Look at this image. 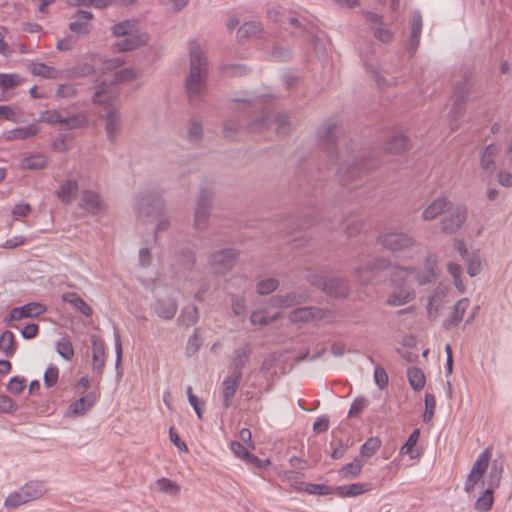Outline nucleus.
<instances>
[{"label":"nucleus","instance_id":"aec40b11","mask_svg":"<svg viewBox=\"0 0 512 512\" xmlns=\"http://www.w3.org/2000/svg\"><path fill=\"white\" fill-rule=\"evenodd\" d=\"M119 95L117 86L112 82L106 80L95 86L93 93V102L95 104H108L111 100H114Z\"/></svg>","mask_w":512,"mask_h":512},{"label":"nucleus","instance_id":"79ce46f5","mask_svg":"<svg viewBox=\"0 0 512 512\" xmlns=\"http://www.w3.org/2000/svg\"><path fill=\"white\" fill-rule=\"evenodd\" d=\"M422 30V19L419 13L415 14L412 21L410 34L411 50L415 51L419 45L420 34Z\"/></svg>","mask_w":512,"mask_h":512},{"label":"nucleus","instance_id":"bf43d9fd","mask_svg":"<svg viewBox=\"0 0 512 512\" xmlns=\"http://www.w3.org/2000/svg\"><path fill=\"white\" fill-rule=\"evenodd\" d=\"M186 392L190 405L194 408L198 418L201 419L203 415L204 402L193 394L191 387H188Z\"/></svg>","mask_w":512,"mask_h":512},{"label":"nucleus","instance_id":"dca6fc26","mask_svg":"<svg viewBox=\"0 0 512 512\" xmlns=\"http://www.w3.org/2000/svg\"><path fill=\"white\" fill-rule=\"evenodd\" d=\"M46 308L43 304L38 302H31L22 307H15L10 311L9 316L6 318L8 325H12V321H20L24 318L36 317L43 314Z\"/></svg>","mask_w":512,"mask_h":512},{"label":"nucleus","instance_id":"c85d7f7f","mask_svg":"<svg viewBox=\"0 0 512 512\" xmlns=\"http://www.w3.org/2000/svg\"><path fill=\"white\" fill-rule=\"evenodd\" d=\"M451 103L448 117L451 121V127L455 129L457 127V120L465 113L466 101L460 100L459 94H456L455 96H451Z\"/></svg>","mask_w":512,"mask_h":512},{"label":"nucleus","instance_id":"a19ab883","mask_svg":"<svg viewBox=\"0 0 512 512\" xmlns=\"http://www.w3.org/2000/svg\"><path fill=\"white\" fill-rule=\"evenodd\" d=\"M407 376L411 387L414 390H421L425 385V376L421 369L411 367L407 371Z\"/></svg>","mask_w":512,"mask_h":512},{"label":"nucleus","instance_id":"f257e3e1","mask_svg":"<svg viewBox=\"0 0 512 512\" xmlns=\"http://www.w3.org/2000/svg\"><path fill=\"white\" fill-rule=\"evenodd\" d=\"M437 268V257L428 255L425 264L421 268L399 266L393 269L395 281H400L404 286L392 291L387 298V304L390 306H401L414 300L415 291L408 286L411 282L419 285H425L435 277Z\"/></svg>","mask_w":512,"mask_h":512},{"label":"nucleus","instance_id":"c756f323","mask_svg":"<svg viewBox=\"0 0 512 512\" xmlns=\"http://www.w3.org/2000/svg\"><path fill=\"white\" fill-rule=\"evenodd\" d=\"M49 158L43 154H34L21 160V168L25 170H41L47 167Z\"/></svg>","mask_w":512,"mask_h":512},{"label":"nucleus","instance_id":"37998d69","mask_svg":"<svg viewBox=\"0 0 512 512\" xmlns=\"http://www.w3.org/2000/svg\"><path fill=\"white\" fill-rule=\"evenodd\" d=\"M279 286V281L276 278H265L257 281L255 285L256 292L260 295L270 294L275 291Z\"/></svg>","mask_w":512,"mask_h":512},{"label":"nucleus","instance_id":"bb28decb","mask_svg":"<svg viewBox=\"0 0 512 512\" xmlns=\"http://www.w3.org/2000/svg\"><path fill=\"white\" fill-rule=\"evenodd\" d=\"M40 131V128L37 124L33 123L26 127L15 128L13 130L7 131L5 133V139L7 141L14 140H26L36 136Z\"/></svg>","mask_w":512,"mask_h":512},{"label":"nucleus","instance_id":"e2e57ef3","mask_svg":"<svg viewBox=\"0 0 512 512\" xmlns=\"http://www.w3.org/2000/svg\"><path fill=\"white\" fill-rule=\"evenodd\" d=\"M59 371L55 366L48 367L44 374V383L47 387H52L57 383Z\"/></svg>","mask_w":512,"mask_h":512},{"label":"nucleus","instance_id":"2eb2a0df","mask_svg":"<svg viewBox=\"0 0 512 512\" xmlns=\"http://www.w3.org/2000/svg\"><path fill=\"white\" fill-rule=\"evenodd\" d=\"M308 294L302 290L287 292L285 294L275 295L270 298V305L277 308H290L304 304L308 301Z\"/></svg>","mask_w":512,"mask_h":512},{"label":"nucleus","instance_id":"a878e982","mask_svg":"<svg viewBox=\"0 0 512 512\" xmlns=\"http://www.w3.org/2000/svg\"><path fill=\"white\" fill-rule=\"evenodd\" d=\"M121 116L117 110L108 112L105 116V131L109 141L114 142L120 130Z\"/></svg>","mask_w":512,"mask_h":512},{"label":"nucleus","instance_id":"4d7b16f0","mask_svg":"<svg viewBox=\"0 0 512 512\" xmlns=\"http://www.w3.org/2000/svg\"><path fill=\"white\" fill-rule=\"evenodd\" d=\"M499 151H500L499 144H490L484 149V152L482 153V158L486 159L485 160L486 163L483 167L484 169L488 170V169L494 168V161L490 160V158L497 155L499 153Z\"/></svg>","mask_w":512,"mask_h":512},{"label":"nucleus","instance_id":"6e6d98bb","mask_svg":"<svg viewBox=\"0 0 512 512\" xmlns=\"http://www.w3.org/2000/svg\"><path fill=\"white\" fill-rule=\"evenodd\" d=\"M420 431L419 429H415L411 435L409 436L407 442L402 446L401 453L409 454L410 458H415L417 454H414V447L419 439Z\"/></svg>","mask_w":512,"mask_h":512},{"label":"nucleus","instance_id":"4c0bfd02","mask_svg":"<svg viewBox=\"0 0 512 512\" xmlns=\"http://www.w3.org/2000/svg\"><path fill=\"white\" fill-rule=\"evenodd\" d=\"M262 31V25L258 22H246L244 23L237 32V38L239 40L249 38L258 35Z\"/></svg>","mask_w":512,"mask_h":512},{"label":"nucleus","instance_id":"a211bd4d","mask_svg":"<svg viewBox=\"0 0 512 512\" xmlns=\"http://www.w3.org/2000/svg\"><path fill=\"white\" fill-rule=\"evenodd\" d=\"M97 396L94 392H90L78 400L73 401L66 412L65 417H79L85 415L96 403Z\"/></svg>","mask_w":512,"mask_h":512},{"label":"nucleus","instance_id":"f3484780","mask_svg":"<svg viewBox=\"0 0 512 512\" xmlns=\"http://www.w3.org/2000/svg\"><path fill=\"white\" fill-rule=\"evenodd\" d=\"M80 206L92 214H102L108 208L100 194L92 190H84L81 193Z\"/></svg>","mask_w":512,"mask_h":512},{"label":"nucleus","instance_id":"9b49d317","mask_svg":"<svg viewBox=\"0 0 512 512\" xmlns=\"http://www.w3.org/2000/svg\"><path fill=\"white\" fill-rule=\"evenodd\" d=\"M270 125L275 126V131L278 135H286L290 131L289 117L286 114L269 113L263 119L255 121L251 124L252 130H264Z\"/></svg>","mask_w":512,"mask_h":512},{"label":"nucleus","instance_id":"1a4fd4ad","mask_svg":"<svg viewBox=\"0 0 512 512\" xmlns=\"http://www.w3.org/2000/svg\"><path fill=\"white\" fill-rule=\"evenodd\" d=\"M318 147L331 160L337 159V136L335 127L332 125H323L318 129Z\"/></svg>","mask_w":512,"mask_h":512},{"label":"nucleus","instance_id":"423d86ee","mask_svg":"<svg viewBox=\"0 0 512 512\" xmlns=\"http://www.w3.org/2000/svg\"><path fill=\"white\" fill-rule=\"evenodd\" d=\"M164 209L162 198L153 192L142 193L137 200L138 217L143 221H150L159 217Z\"/></svg>","mask_w":512,"mask_h":512},{"label":"nucleus","instance_id":"13d9d810","mask_svg":"<svg viewBox=\"0 0 512 512\" xmlns=\"http://www.w3.org/2000/svg\"><path fill=\"white\" fill-rule=\"evenodd\" d=\"M425 411L423 413V421L429 422L433 415L436 406V400L433 394L427 393L425 395Z\"/></svg>","mask_w":512,"mask_h":512},{"label":"nucleus","instance_id":"6ab92c4d","mask_svg":"<svg viewBox=\"0 0 512 512\" xmlns=\"http://www.w3.org/2000/svg\"><path fill=\"white\" fill-rule=\"evenodd\" d=\"M94 15L89 11H77L69 24V29L78 35H87L92 30V20Z\"/></svg>","mask_w":512,"mask_h":512},{"label":"nucleus","instance_id":"20e7f679","mask_svg":"<svg viewBox=\"0 0 512 512\" xmlns=\"http://www.w3.org/2000/svg\"><path fill=\"white\" fill-rule=\"evenodd\" d=\"M45 493L44 486L40 482H29L19 490L11 493L5 500V507L15 509L30 501L41 498Z\"/></svg>","mask_w":512,"mask_h":512},{"label":"nucleus","instance_id":"72a5a7b5","mask_svg":"<svg viewBox=\"0 0 512 512\" xmlns=\"http://www.w3.org/2000/svg\"><path fill=\"white\" fill-rule=\"evenodd\" d=\"M32 74L46 79H57L60 77V72L51 66L44 63H32L29 67Z\"/></svg>","mask_w":512,"mask_h":512},{"label":"nucleus","instance_id":"69168bd1","mask_svg":"<svg viewBox=\"0 0 512 512\" xmlns=\"http://www.w3.org/2000/svg\"><path fill=\"white\" fill-rule=\"evenodd\" d=\"M76 95V89L69 84L59 85L56 90V96L59 98H72Z\"/></svg>","mask_w":512,"mask_h":512},{"label":"nucleus","instance_id":"774afa93","mask_svg":"<svg viewBox=\"0 0 512 512\" xmlns=\"http://www.w3.org/2000/svg\"><path fill=\"white\" fill-rule=\"evenodd\" d=\"M203 134V128L201 124L197 122H193L188 129L187 137L190 141L195 142L198 141Z\"/></svg>","mask_w":512,"mask_h":512},{"label":"nucleus","instance_id":"9d476101","mask_svg":"<svg viewBox=\"0 0 512 512\" xmlns=\"http://www.w3.org/2000/svg\"><path fill=\"white\" fill-rule=\"evenodd\" d=\"M389 264V260L386 258H374L355 269V278L360 285H367L379 271L387 269Z\"/></svg>","mask_w":512,"mask_h":512},{"label":"nucleus","instance_id":"4468645a","mask_svg":"<svg viewBox=\"0 0 512 512\" xmlns=\"http://www.w3.org/2000/svg\"><path fill=\"white\" fill-rule=\"evenodd\" d=\"M178 309L175 292H167L159 296L155 305V313L164 320L172 319Z\"/></svg>","mask_w":512,"mask_h":512},{"label":"nucleus","instance_id":"f03ea898","mask_svg":"<svg viewBox=\"0 0 512 512\" xmlns=\"http://www.w3.org/2000/svg\"><path fill=\"white\" fill-rule=\"evenodd\" d=\"M208 59L206 51L197 41L189 44V71L184 81V88L192 105L200 104L207 90Z\"/></svg>","mask_w":512,"mask_h":512},{"label":"nucleus","instance_id":"c9c22d12","mask_svg":"<svg viewBox=\"0 0 512 512\" xmlns=\"http://www.w3.org/2000/svg\"><path fill=\"white\" fill-rule=\"evenodd\" d=\"M0 350L7 357H10L15 353L16 343L14 335L11 331L6 330L0 336Z\"/></svg>","mask_w":512,"mask_h":512},{"label":"nucleus","instance_id":"0eeeda50","mask_svg":"<svg viewBox=\"0 0 512 512\" xmlns=\"http://www.w3.org/2000/svg\"><path fill=\"white\" fill-rule=\"evenodd\" d=\"M237 260V254L232 249H222L208 256V266L215 273L224 275L232 270Z\"/></svg>","mask_w":512,"mask_h":512},{"label":"nucleus","instance_id":"2f4dec72","mask_svg":"<svg viewBox=\"0 0 512 512\" xmlns=\"http://www.w3.org/2000/svg\"><path fill=\"white\" fill-rule=\"evenodd\" d=\"M473 88L471 76L464 74L462 78L456 82L452 96L459 94L460 100L466 101L469 99Z\"/></svg>","mask_w":512,"mask_h":512},{"label":"nucleus","instance_id":"ddd939ff","mask_svg":"<svg viewBox=\"0 0 512 512\" xmlns=\"http://www.w3.org/2000/svg\"><path fill=\"white\" fill-rule=\"evenodd\" d=\"M467 211L464 207L453 205L447 210L444 218L441 220V230L444 233L452 234L456 232L464 223Z\"/></svg>","mask_w":512,"mask_h":512},{"label":"nucleus","instance_id":"5fc2aeb1","mask_svg":"<svg viewBox=\"0 0 512 512\" xmlns=\"http://www.w3.org/2000/svg\"><path fill=\"white\" fill-rule=\"evenodd\" d=\"M39 121L47 124H60L62 126L63 116L57 110H46L40 113Z\"/></svg>","mask_w":512,"mask_h":512},{"label":"nucleus","instance_id":"4be33fe9","mask_svg":"<svg viewBox=\"0 0 512 512\" xmlns=\"http://www.w3.org/2000/svg\"><path fill=\"white\" fill-rule=\"evenodd\" d=\"M92 343V369L98 373H102L106 363L105 344L97 335H91Z\"/></svg>","mask_w":512,"mask_h":512},{"label":"nucleus","instance_id":"8fccbe9b","mask_svg":"<svg viewBox=\"0 0 512 512\" xmlns=\"http://www.w3.org/2000/svg\"><path fill=\"white\" fill-rule=\"evenodd\" d=\"M251 353V349L248 346L241 347L235 351L233 358L234 371H241L247 362Z\"/></svg>","mask_w":512,"mask_h":512},{"label":"nucleus","instance_id":"3c124183","mask_svg":"<svg viewBox=\"0 0 512 512\" xmlns=\"http://www.w3.org/2000/svg\"><path fill=\"white\" fill-rule=\"evenodd\" d=\"M362 467V461L360 459H355L353 462L343 466L340 473L344 478H355L361 473Z\"/></svg>","mask_w":512,"mask_h":512},{"label":"nucleus","instance_id":"f704fd0d","mask_svg":"<svg viewBox=\"0 0 512 512\" xmlns=\"http://www.w3.org/2000/svg\"><path fill=\"white\" fill-rule=\"evenodd\" d=\"M444 292L442 290L435 291L428 300L427 313L430 319L434 320L439 314V310L442 307V298Z\"/></svg>","mask_w":512,"mask_h":512},{"label":"nucleus","instance_id":"603ef678","mask_svg":"<svg viewBox=\"0 0 512 512\" xmlns=\"http://www.w3.org/2000/svg\"><path fill=\"white\" fill-rule=\"evenodd\" d=\"M23 82V79L18 74H1L0 75V87L3 90H8L19 86Z\"/></svg>","mask_w":512,"mask_h":512},{"label":"nucleus","instance_id":"39448f33","mask_svg":"<svg viewBox=\"0 0 512 512\" xmlns=\"http://www.w3.org/2000/svg\"><path fill=\"white\" fill-rule=\"evenodd\" d=\"M377 242L391 252H399L417 245L415 238L401 231H385L378 235Z\"/></svg>","mask_w":512,"mask_h":512},{"label":"nucleus","instance_id":"49530a36","mask_svg":"<svg viewBox=\"0 0 512 512\" xmlns=\"http://www.w3.org/2000/svg\"><path fill=\"white\" fill-rule=\"evenodd\" d=\"M480 481V458H478L472 467L471 472L469 473L467 480L465 482V491L470 493L474 490L476 484Z\"/></svg>","mask_w":512,"mask_h":512},{"label":"nucleus","instance_id":"7ed1b4c3","mask_svg":"<svg viewBox=\"0 0 512 512\" xmlns=\"http://www.w3.org/2000/svg\"><path fill=\"white\" fill-rule=\"evenodd\" d=\"M111 32L115 37H126L115 43L117 52H128L135 50L149 41V35L143 31L141 23L136 19H127L114 24Z\"/></svg>","mask_w":512,"mask_h":512},{"label":"nucleus","instance_id":"864d4df0","mask_svg":"<svg viewBox=\"0 0 512 512\" xmlns=\"http://www.w3.org/2000/svg\"><path fill=\"white\" fill-rule=\"evenodd\" d=\"M380 446L381 440L378 437H371L361 446V455L371 457L378 451Z\"/></svg>","mask_w":512,"mask_h":512},{"label":"nucleus","instance_id":"de8ad7c7","mask_svg":"<svg viewBox=\"0 0 512 512\" xmlns=\"http://www.w3.org/2000/svg\"><path fill=\"white\" fill-rule=\"evenodd\" d=\"M56 349L58 354L66 360H71L75 354L71 341L66 337L58 340Z\"/></svg>","mask_w":512,"mask_h":512},{"label":"nucleus","instance_id":"412c9836","mask_svg":"<svg viewBox=\"0 0 512 512\" xmlns=\"http://www.w3.org/2000/svg\"><path fill=\"white\" fill-rule=\"evenodd\" d=\"M242 379L241 371H233V373L226 377L222 383V397L224 406L226 408L230 407L232 404V400L236 394V391L239 387V384Z\"/></svg>","mask_w":512,"mask_h":512},{"label":"nucleus","instance_id":"ea45409f","mask_svg":"<svg viewBox=\"0 0 512 512\" xmlns=\"http://www.w3.org/2000/svg\"><path fill=\"white\" fill-rule=\"evenodd\" d=\"M230 446L236 457L251 463H256L258 461L257 457L250 453L251 449L248 448L247 445L243 446L240 442L232 441Z\"/></svg>","mask_w":512,"mask_h":512},{"label":"nucleus","instance_id":"680f3d73","mask_svg":"<svg viewBox=\"0 0 512 512\" xmlns=\"http://www.w3.org/2000/svg\"><path fill=\"white\" fill-rule=\"evenodd\" d=\"M231 307L235 315H243L246 312V301L243 297L234 295L231 298Z\"/></svg>","mask_w":512,"mask_h":512},{"label":"nucleus","instance_id":"f8f14e48","mask_svg":"<svg viewBox=\"0 0 512 512\" xmlns=\"http://www.w3.org/2000/svg\"><path fill=\"white\" fill-rule=\"evenodd\" d=\"M211 203L212 193L203 191L199 196L194 213V227L199 231L205 230L208 226Z\"/></svg>","mask_w":512,"mask_h":512},{"label":"nucleus","instance_id":"c03bdc74","mask_svg":"<svg viewBox=\"0 0 512 512\" xmlns=\"http://www.w3.org/2000/svg\"><path fill=\"white\" fill-rule=\"evenodd\" d=\"M281 317V313H276L273 316L268 317L263 310H257L252 312L250 315V321L253 325H268L274 321H277Z\"/></svg>","mask_w":512,"mask_h":512},{"label":"nucleus","instance_id":"cd10ccee","mask_svg":"<svg viewBox=\"0 0 512 512\" xmlns=\"http://www.w3.org/2000/svg\"><path fill=\"white\" fill-rule=\"evenodd\" d=\"M64 302L71 304L76 310L89 317L93 314V309L76 292H65L61 296Z\"/></svg>","mask_w":512,"mask_h":512},{"label":"nucleus","instance_id":"58836bf2","mask_svg":"<svg viewBox=\"0 0 512 512\" xmlns=\"http://www.w3.org/2000/svg\"><path fill=\"white\" fill-rule=\"evenodd\" d=\"M88 124V119L85 114L79 113L69 117H63L62 127L67 130L85 127Z\"/></svg>","mask_w":512,"mask_h":512},{"label":"nucleus","instance_id":"7c9ffc66","mask_svg":"<svg viewBox=\"0 0 512 512\" xmlns=\"http://www.w3.org/2000/svg\"><path fill=\"white\" fill-rule=\"evenodd\" d=\"M410 146V140L403 134L393 135L386 143V149L392 153L406 152Z\"/></svg>","mask_w":512,"mask_h":512},{"label":"nucleus","instance_id":"338daca9","mask_svg":"<svg viewBox=\"0 0 512 512\" xmlns=\"http://www.w3.org/2000/svg\"><path fill=\"white\" fill-rule=\"evenodd\" d=\"M366 406H367L366 399H364V398L355 399L350 407L349 416L357 417Z\"/></svg>","mask_w":512,"mask_h":512},{"label":"nucleus","instance_id":"b1692460","mask_svg":"<svg viewBox=\"0 0 512 512\" xmlns=\"http://www.w3.org/2000/svg\"><path fill=\"white\" fill-rule=\"evenodd\" d=\"M322 291L330 297L345 298L349 294V285L347 280L343 278L330 277L322 287Z\"/></svg>","mask_w":512,"mask_h":512},{"label":"nucleus","instance_id":"393cba45","mask_svg":"<svg viewBox=\"0 0 512 512\" xmlns=\"http://www.w3.org/2000/svg\"><path fill=\"white\" fill-rule=\"evenodd\" d=\"M79 185L76 180H67L60 184L57 190L58 199L64 204H70L78 195Z\"/></svg>","mask_w":512,"mask_h":512},{"label":"nucleus","instance_id":"052dcab7","mask_svg":"<svg viewBox=\"0 0 512 512\" xmlns=\"http://www.w3.org/2000/svg\"><path fill=\"white\" fill-rule=\"evenodd\" d=\"M374 37L383 43H388L393 39V32L388 29L387 27H384L383 25H379L374 29Z\"/></svg>","mask_w":512,"mask_h":512},{"label":"nucleus","instance_id":"e433bc0d","mask_svg":"<svg viewBox=\"0 0 512 512\" xmlns=\"http://www.w3.org/2000/svg\"><path fill=\"white\" fill-rule=\"evenodd\" d=\"M370 489L369 485L355 483L338 488V494L342 497H353L363 494Z\"/></svg>","mask_w":512,"mask_h":512},{"label":"nucleus","instance_id":"473e14b6","mask_svg":"<svg viewBox=\"0 0 512 512\" xmlns=\"http://www.w3.org/2000/svg\"><path fill=\"white\" fill-rule=\"evenodd\" d=\"M199 320V310L195 305H187L178 317V323L185 327L195 325Z\"/></svg>","mask_w":512,"mask_h":512},{"label":"nucleus","instance_id":"a18cd8bd","mask_svg":"<svg viewBox=\"0 0 512 512\" xmlns=\"http://www.w3.org/2000/svg\"><path fill=\"white\" fill-rule=\"evenodd\" d=\"M138 78V72L134 70L133 68H125L120 71H117L114 74L113 81L115 86L120 83H130L132 81H135Z\"/></svg>","mask_w":512,"mask_h":512},{"label":"nucleus","instance_id":"0e129e2a","mask_svg":"<svg viewBox=\"0 0 512 512\" xmlns=\"http://www.w3.org/2000/svg\"><path fill=\"white\" fill-rule=\"evenodd\" d=\"M468 307V300L461 299L454 306L453 322L457 323L462 319V315Z\"/></svg>","mask_w":512,"mask_h":512},{"label":"nucleus","instance_id":"5701e85b","mask_svg":"<svg viewBox=\"0 0 512 512\" xmlns=\"http://www.w3.org/2000/svg\"><path fill=\"white\" fill-rule=\"evenodd\" d=\"M451 201L447 198L439 197L429 203L422 211V218L425 221H432L440 215L445 214L451 209Z\"/></svg>","mask_w":512,"mask_h":512},{"label":"nucleus","instance_id":"6e6552de","mask_svg":"<svg viewBox=\"0 0 512 512\" xmlns=\"http://www.w3.org/2000/svg\"><path fill=\"white\" fill-rule=\"evenodd\" d=\"M288 317L292 323H309L329 318L331 312L319 307L301 306L293 309Z\"/></svg>","mask_w":512,"mask_h":512},{"label":"nucleus","instance_id":"09e8293b","mask_svg":"<svg viewBox=\"0 0 512 512\" xmlns=\"http://www.w3.org/2000/svg\"><path fill=\"white\" fill-rule=\"evenodd\" d=\"M156 486L160 492L176 496L180 492V486L168 478H160L156 481Z\"/></svg>","mask_w":512,"mask_h":512}]
</instances>
